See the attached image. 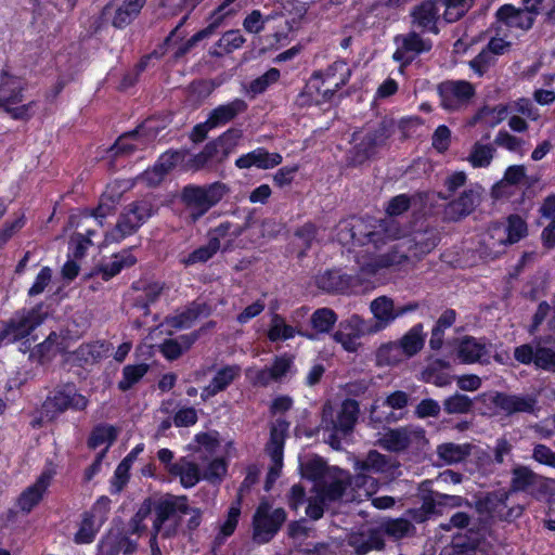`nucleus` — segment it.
Instances as JSON below:
<instances>
[{"instance_id": "680f3d73", "label": "nucleus", "mask_w": 555, "mask_h": 555, "mask_svg": "<svg viewBox=\"0 0 555 555\" xmlns=\"http://www.w3.org/2000/svg\"><path fill=\"white\" fill-rule=\"evenodd\" d=\"M245 42V38L240 30H229L217 42L218 48L222 53H231L233 50L238 49Z\"/></svg>"}, {"instance_id": "e433bc0d", "label": "nucleus", "mask_w": 555, "mask_h": 555, "mask_svg": "<svg viewBox=\"0 0 555 555\" xmlns=\"http://www.w3.org/2000/svg\"><path fill=\"white\" fill-rule=\"evenodd\" d=\"M48 483L49 477L41 475L33 486L24 490L17 501L20 508L23 512L29 513L41 501Z\"/></svg>"}, {"instance_id": "f3484780", "label": "nucleus", "mask_w": 555, "mask_h": 555, "mask_svg": "<svg viewBox=\"0 0 555 555\" xmlns=\"http://www.w3.org/2000/svg\"><path fill=\"white\" fill-rule=\"evenodd\" d=\"M439 93L442 106L455 111L474 95V88L467 81H449L439 87Z\"/></svg>"}, {"instance_id": "c03bdc74", "label": "nucleus", "mask_w": 555, "mask_h": 555, "mask_svg": "<svg viewBox=\"0 0 555 555\" xmlns=\"http://www.w3.org/2000/svg\"><path fill=\"white\" fill-rule=\"evenodd\" d=\"M494 154L495 147L492 144L476 142L466 159L474 168H487L493 160Z\"/></svg>"}, {"instance_id": "58836bf2", "label": "nucleus", "mask_w": 555, "mask_h": 555, "mask_svg": "<svg viewBox=\"0 0 555 555\" xmlns=\"http://www.w3.org/2000/svg\"><path fill=\"white\" fill-rule=\"evenodd\" d=\"M139 133V126L132 131L125 132L118 137L115 144L106 151V158L114 160L118 157L132 155L137 151L135 144L132 141L137 140Z\"/></svg>"}, {"instance_id": "f8f14e48", "label": "nucleus", "mask_w": 555, "mask_h": 555, "mask_svg": "<svg viewBox=\"0 0 555 555\" xmlns=\"http://www.w3.org/2000/svg\"><path fill=\"white\" fill-rule=\"evenodd\" d=\"M139 15V0H116L107 3L100 15V26L112 24L116 28H124Z\"/></svg>"}, {"instance_id": "49530a36", "label": "nucleus", "mask_w": 555, "mask_h": 555, "mask_svg": "<svg viewBox=\"0 0 555 555\" xmlns=\"http://www.w3.org/2000/svg\"><path fill=\"white\" fill-rule=\"evenodd\" d=\"M139 454V447H135L131 452L118 464L114 478L112 480V493H119L129 479V469L131 464Z\"/></svg>"}, {"instance_id": "6ab92c4d", "label": "nucleus", "mask_w": 555, "mask_h": 555, "mask_svg": "<svg viewBox=\"0 0 555 555\" xmlns=\"http://www.w3.org/2000/svg\"><path fill=\"white\" fill-rule=\"evenodd\" d=\"M347 545L357 555H366L371 551H380L385 547L384 537L378 529H367L359 532H351L347 537Z\"/></svg>"}, {"instance_id": "6e6552de", "label": "nucleus", "mask_w": 555, "mask_h": 555, "mask_svg": "<svg viewBox=\"0 0 555 555\" xmlns=\"http://www.w3.org/2000/svg\"><path fill=\"white\" fill-rule=\"evenodd\" d=\"M88 402V399L77 391L74 384H66L46 399L42 411L49 420H53L68 409L82 411L87 408Z\"/></svg>"}, {"instance_id": "2f4dec72", "label": "nucleus", "mask_w": 555, "mask_h": 555, "mask_svg": "<svg viewBox=\"0 0 555 555\" xmlns=\"http://www.w3.org/2000/svg\"><path fill=\"white\" fill-rule=\"evenodd\" d=\"M535 353L534 364L545 371L555 372V340L552 336L539 337L533 340Z\"/></svg>"}, {"instance_id": "e2e57ef3", "label": "nucleus", "mask_w": 555, "mask_h": 555, "mask_svg": "<svg viewBox=\"0 0 555 555\" xmlns=\"http://www.w3.org/2000/svg\"><path fill=\"white\" fill-rule=\"evenodd\" d=\"M307 500L306 514L312 520H319L323 517L324 507L330 504L318 491Z\"/></svg>"}, {"instance_id": "4468645a", "label": "nucleus", "mask_w": 555, "mask_h": 555, "mask_svg": "<svg viewBox=\"0 0 555 555\" xmlns=\"http://www.w3.org/2000/svg\"><path fill=\"white\" fill-rule=\"evenodd\" d=\"M293 365V359L289 356H281L274 359L271 366L263 369H248L246 376L256 387H267L271 383L280 382Z\"/></svg>"}, {"instance_id": "4c0bfd02", "label": "nucleus", "mask_w": 555, "mask_h": 555, "mask_svg": "<svg viewBox=\"0 0 555 555\" xmlns=\"http://www.w3.org/2000/svg\"><path fill=\"white\" fill-rule=\"evenodd\" d=\"M335 467H328L319 456H310L300 463V472L304 478L319 485Z\"/></svg>"}, {"instance_id": "4be33fe9", "label": "nucleus", "mask_w": 555, "mask_h": 555, "mask_svg": "<svg viewBox=\"0 0 555 555\" xmlns=\"http://www.w3.org/2000/svg\"><path fill=\"white\" fill-rule=\"evenodd\" d=\"M113 351V345L106 340L82 344L74 351V361L79 366L90 365L107 358Z\"/></svg>"}, {"instance_id": "37998d69", "label": "nucleus", "mask_w": 555, "mask_h": 555, "mask_svg": "<svg viewBox=\"0 0 555 555\" xmlns=\"http://www.w3.org/2000/svg\"><path fill=\"white\" fill-rule=\"evenodd\" d=\"M117 438V429L108 424H99L93 427L87 444L90 449H96L103 444H106L105 448H109L114 443Z\"/></svg>"}, {"instance_id": "aec40b11", "label": "nucleus", "mask_w": 555, "mask_h": 555, "mask_svg": "<svg viewBox=\"0 0 555 555\" xmlns=\"http://www.w3.org/2000/svg\"><path fill=\"white\" fill-rule=\"evenodd\" d=\"M389 137L390 130L385 125H379L375 130L367 132L361 142L354 146L352 162L362 164L369 159L378 146L386 143Z\"/></svg>"}, {"instance_id": "cd10ccee", "label": "nucleus", "mask_w": 555, "mask_h": 555, "mask_svg": "<svg viewBox=\"0 0 555 555\" xmlns=\"http://www.w3.org/2000/svg\"><path fill=\"white\" fill-rule=\"evenodd\" d=\"M402 230L392 219L379 220L372 231L365 233L367 243H372L375 247L385 245L388 241L401 238Z\"/></svg>"}, {"instance_id": "f03ea898", "label": "nucleus", "mask_w": 555, "mask_h": 555, "mask_svg": "<svg viewBox=\"0 0 555 555\" xmlns=\"http://www.w3.org/2000/svg\"><path fill=\"white\" fill-rule=\"evenodd\" d=\"M227 192L228 188L221 182L204 186L190 184L182 189L181 201L192 210L191 218L196 221L218 204Z\"/></svg>"}, {"instance_id": "2eb2a0df", "label": "nucleus", "mask_w": 555, "mask_h": 555, "mask_svg": "<svg viewBox=\"0 0 555 555\" xmlns=\"http://www.w3.org/2000/svg\"><path fill=\"white\" fill-rule=\"evenodd\" d=\"M491 403L505 415L511 416L518 413L533 414L538 400L532 395L495 392L491 398Z\"/></svg>"}, {"instance_id": "a211bd4d", "label": "nucleus", "mask_w": 555, "mask_h": 555, "mask_svg": "<svg viewBox=\"0 0 555 555\" xmlns=\"http://www.w3.org/2000/svg\"><path fill=\"white\" fill-rule=\"evenodd\" d=\"M414 261L409 249V242H405L404 238H399L387 253L377 256L371 266L372 271L376 272L382 269L398 268Z\"/></svg>"}, {"instance_id": "13d9d810", "label": "nucleus", "mask_w": 555, "mask_h": 555, "mask_svg": "<svg viewBox=\"0 0 555 555\" xmlns=\"http://www.w3.org/2000/svg\"><path fill=\"white\" fill-rule=\"evenodd\" d=\"M337 320L336 313L328 308H321L311 315V324L320 333H327Z\"/></svg>"}, {"instance_id": "4d7b16f0", "label": "nucleus", "mask_w": 555, "mask_h": 555, "mask_svg": "<svg viewBox=\"0 0 555 555\" xmlns=\"http://www.w3.org/2000/svg\"><path fill=\"white\" fill-rule=\"evenodd\" d=\"M173 164L168 159L162 158L160 163L156 164L152 169H147L141 175V181L145 182L149 186L158 185L164 177L171 169Z\"/></svg>"}, {"instance_id": "69168bd1", "label": "nucleus", "mask_w": 555, "mask_h": 555, "mask_svg": "<svg viewBox=\"0 0 555 555\" xmlns=\"http://www.w3.org/2000/svg\"><path fill=\"white\" fill-rule=\"evenodd\" d=\"M280 78V70L278 68H270L262 76L256 78L250 82L249 90L255 93L263 92L271 83L276 82Z\"/></svg>"}, {"instance_id": "79ce46f5", "label": "nucleus", "mask_w": 555, "mask_h": 555, "mask_svg": "<svg viewBox=\"0 0 555 555\" xmlns=\"http://www.w3.org/2000/svg\"><path fill=\"white\" fill-rule=\"evenodd\" d=\"M383 535L386 534L395 540H400L415 533L414 525L405 518L389 519L382 524L378 529Z\"/></svg>"}, {"instance_id": "c756f323", "label": "nucleus", "mask_w": 555, "mask_h": 555, "mask_svg": "<svg viewBox=\"0 0 555 555\" xmlns=\"http://www.w3.org/2000/svg\"><path fill=\"white\" fill-rule=\"evenodd\" d=\"M325 80L321 73H315L306 83L304 91L299 95L300 105H320L330 101L334 94H323Z\"/></svg>"}, {"instance_id": "6e6d98bb", "label": "nucleus", "mask_w": 555, "mask_h": 555, "mask_svg": "<svg viewBox=\"0 0 555 555\" xmlns=\"http://www.w3.org/2000/svg\"><path fill=\"white\" fill-rule=\"evenodd\" d=\"M138 209V203L133 202L129 205V211L120 217L116 224V230L120 233V237H125L135 231L137 225L139 224Z\"/></svg>"}, {"instance_id": "7ed1b4c3", "label": "nucleus", "mask_w": 555, "mask_h": 555, "mask_svg": "<svg viewBox=\"0 0 555 555\" xmlns=\"http://www.w3.org/2000/svg\"><path fill=\"white\" fill-rule=\"evenodd\" d=\"M378 446L389 452L421 451L428 444L426 431L413 424L388 429L377 441Z\"/></svg>"}, {"instance_id": "5fc2aeb1", "label": "nucleus", "mask_w": 555, "mask_h": 555, "mask_svg": "<svg viewBox=\"0 0 555 555\" xmlns=\"http://www.w3.org/2000/svg\"><path fill=\"white\" fill-rule=\"evenodd\" d=\"M220 249V241L217 237H210L208 243L192 251L184 260L185 264L206 262Z\"/></svg>"}, {"instance_id": "39448f33", "label": "nucleus", "mask_w": 555, "mask_h": 555, "mask_svg": "<svg viewBox=\"0 0 555 555\" xmlns=\"http://www.w3.org/2000/svg\"><path fill=\"white\" fill-rule=\"evenodd\" d=\"M144 508L147 514L155 515L153 520V529L155 533L162 531L163 524L168 520L175 513L189 514L186 496H176L169 493L155 494L144 500Z\"/></svg>"}, {"instance_id": "bf43d9fd", "label": "nucleus", "mask_w": 555, "mask_h": 555, "mask_svg": "<svg viewBox=\"0 0 555 555\" xmlns=\"http://www.w3.org/2000/svg\"><path fill=\"white\" fill-rule=\"evenodd\" d=\"M494 144L504 147L509 152L518 153L519 155L525 154L524 145L525 141L520 138L512 135L505 130H500L494 139Z\"/></svg>"}, {"instance_id": "052dcab7", "label": "nucleus", "mask_w": 555, "mask_h": 555, "mask_svg": "<svg viewBox=\"0 0 555 555\" xmlns=\"http://www.w3.org/2000/svg\"><path fill=\"white\" fill-rule=\"evenodd\" d=\"M505 229L508 233L509 244L518 242L527 234V224L525 220L518 215H511L505 223Z\"/></svg>"}, {"instance_id": "412c9836", "label": "nucleus", "mask_w": 555, "mask_h": 555, "mask_svg": "<svg viewBox=\"0 0 555 555\" xmlns=\"http://www.w3.org/2000/svg\"><path fill=\"white\" fill-rule=\"evenodd\" d=\"M491 346L472 336L464 337L457 348V357L464 363L479 362L488 364L491 357Z\"/></svg>"}, {"instance_id": "c9c22d12", "label": "nucleus", "mask_w": 555, "mask_h": 555, "mask_svg": "<svg viewBox=\"0 0 555 555\" xmlns=\"http://www.w3.org/2000/svg\"><path fill=\"white\" fill-rule=\"evenodd\" d=\"M247 109V103L242 99H235L232 102L216 107L209 115L210 127L224 125L237 115Z\"/></svg>"}, {"instance_id": "338daca9", "label": "nucleus", "mask_w": 555, "mask_h": 555, "mask_svg": "<svg viewBox=\"0 0 555 555\" xmlns=\"http://www.w3.org/2000/svg\"><path fill=\"white\" fill-rule=\"evenodd\" d=\"M56 339L57 335L51 333L43 343L36 346V349L30 352L29 358L38 363H44L46 360L50 359V353Z\"/></svg>"}, {"instance_id": "864d4df0", "label": "nucleus", "mask_w": 555, "mask_h": 555, "mask_svg": "<svg viewBox=\"0 0 555 555\" xmlns=\"http://www.w3.org/2000/svg\"><path fill=\"white\" fill-rule=\"evenodd\" d=\"M473 400L463 393L456 392L443 401V409L448 414H465L473 409Z\"/></svg>"}, {"instance_id": "774afa93", "label": "nucleus", "mask_w": 555, "mask_h": 555, "mask_svg": "<svg viewBox=\"0 0 555 555\" xmlns=\"http://www.w3.org/2000/svg\"><path fill=\"white\" fill-rule=\"evenodd\" d=\"M532 459L540 464L555 468V451L545 444L539 443L533 447Z\"/></svg>"}, {"instance_id": "1a4fd4ad", "label": "nucleus", "mask_w": 555, "mask_h": 555, "mask_svg": "<svg viewBox=\"0 0 555 555\" xmlns=\"http://www.w3.org/2000/svg\"><path fill=\"white\" fill-rule=\"evenodd\" d=\"M417 308V302L397 306L392 298L385 295L379 296L370 304V311L374 317L372 324L378 333L389 326L399 317L415 311Z\"/></svg>"}, {"instance_id": "bb28decb", "label": "nucleus", "mask_w": 555, "mask_h": 555, "mask_svg": "<svg viewBox=\"0 0 555 555\" xmlns=\"http://www.w3.org/2000/svg\"><path fill=\"white\" fill-rule=\"evenodd\" d=\"M399 463L391 456L379 453L376 450H371L362 461L356 463V468L361 473H389L397 468Z\"/></svg>"}, {"instance_id": "b1692460", "label": "nucleus", "mask_w": 555, "mask_h": 555, "mask_svg": "<svg viewBox=\"0 0 555 555\" xmlns=\"http://www.w3.org/2000/svg\"><path fill=\"white\" fill-rule=\"evenodd\" d=\"M321 75L325 80L323 94H335L338 89L348 82L351 68L345 61H335Z\"/></svg>"}, {"instance_id": "393cba45", "label": "nucleus", "mask_w": 555, "mask_h": 555, "mask_svg": "<svg viewBox=\"0 0 555 555\" xmlns=\"http://www.w3.org/2000/svg\"><path fill=\"white\" fill-rule=\"evenodd\" d=\"M498 22L506 27L528 30L532 27L534 20L531 14L512 4H504L496 11Z\"/></svg>"}, {"instance_id": "f704fd0d", "label": "nucleus", "mask_w": 555, "mask_h": 555, "mask_svg": "<svg viewBox=\"0 0 555 555\" xmlns=\"http://www.w3.org/2000/svg\"><path fill=\"white\" fill-rule=\"evenodd\" d=\"M470 443L444 442L437 446L436 454L446 465H453L465 461L473 450Z\"/></svg>"}, {"instance_id": "a18cd8bd", "label": "nucleus", "mask_w": 555, "mask_h": 555, "mask_svg": "<svg viewBox=\"0 0 555 555\" xmlns=\"http://www.w3.org/2000/svg\"><path fill=\"white\" fill-rule=\"evenodd\" d=\"M240 504L241 502L238 500L235 505H232L229 508L227 519L220 526V531L214 540V551L217 547H220L224 543L225 539L232 535L233 532L235 531L241 515Z\"/></svg>"}, {"instance_id": "f257e3e1", "label": "nucleus", "mask_w": 555, "mask_h": 555, "mask_svg": "<svg viewBox=\"0 0 555 555\" xmlns=\"http://www.w3.org/2000/svg\"><path fill=\"white\" fill-rule=\"evenodd\" d=\"M378 489V481L366 474H357L350 477L349 474L337 467L319 485L313 486L327 502L346 501L361 502L371 498Z\"/></svg>"}, {"instance_id": "a878e982", "label": "nucleus", "mask_w": 555, "mask_h": 555, "mask_svg": "<svg viewBox=\"0 0 555 555\" xmlns=\"http://www.w3.org/2000/svg\"><path fill=\"white\" fill-rule=\"evenodd\" d=\"M404 241L409 242V249L416 261L437 246L439 234L436 229L431 228L423 232H416L411 237H404Z\"/></svg>"}, {"instance_id": "5701e85b", "label": "nucleus", "mask_w": 555, "mask_h": 555, "mask_svg": "<svg viewBox=\"0 0 555 555\" xmlns=\"http://www.w3.org/2000/svg\"><path fill=\"white\" fill-rule=\"evenodd\" d=\"M24 86L22 78L2 69L0 72V107L22 102Z\"/></svg>"}, {"instance_id": "a19ab883", "label": "nucleus", "mask_w": 555, "mask_h": 555, "mask_svg": "<svg viewBox=\"0 0 555 555\" xmlns=\"http://www.w3.org/2000/svg\"><path fill=\"white\" fill-rule=\"evenodd\" d=\"M288 429V423L284 420H276L271 426L270 441L267 444V452L270 457L279 460L280 454H283L284 439Z\"/></svg>"}, {"instance_id": "0eeeda50", "label": "nucleus", "mask_w": 555, "mask_h": 555, "mask_svg": "<svg viewBox=\"0 0 555 555\" xmlns=\"http://www.w3.org/2000/svg\"><path fill=\"white\" fill-rule=\"evenodd\" d=\"M360 409L359 403L353 399L343 401L340 409L334 415L331 403H325L322 411L321 425L327 431H334L347 436L352 433L358 421Z\"/></svg>"}, {"instance_id": "473e14b6", "label": "nucleus", "mask_w": 555, "mask_h": 555, "mask_svg": "<svg viewBox=\"0 0 555 555\" xmlns=\"http://www.w3.org/2000/svg\"><path fill=\"white\" fill-rule=\"evenodd\" d=\"M170 475L179 477L184 488L194 487L201 480V470L196 463L188 457H181L173 464L168 466Z\"/></svg>"}, {"instance_id": "09e8293b", "label": "nucleus", "mask_w": 555, "mask_h": 555, "mask_svg": "<svg viewBox=\"0 0 555 555\" xmlns=\"http://www.w3.org/2000/svg\"><path fill=\"white\" fill-rule=\"evenodd\" d=\"M506 231L505 223L493 222L489 227L487 235L483 237V243L490 249H496L508 245L509 240Z\"/></svg>"}, {"instance_id": "0e129e2a", "label": "nucleus", "mask_w": 555, "mask_h": 555, "mask_svg": "<svg viewBox=\"0 0 555 555\" xmlns=\"http://www.w3.org/2000/svg\"><path fill=\"white\" fill-rule=\"evenodd\" d=\"M466 173L464 171H456L450 175L444 180L447 192H440L438 197L441 199H449L466 182Z\"/></svg>"}, {"instance_id": "8fccbe9b", "label": "nucleus", "mask_w": 555, "mask_h": 555, "mask_svg": "<svg viewBox=\"0 0 555 555\" xmlns=\"http://www.w3.org/2000/svg\"><path fill=\"white\" fill-rule=\"evenodd\" d=\"M376 357L379 364L393 365L401 362L405 354L398 341H390L378 348Z\"/></svg>"}, {"instance_id": "ddd939ff", "label": "nucleus", "mask_w": 555, "mask_h": 555, "mask_svg": "<svg viewBox=\"0 0 555 555\" xmlns=\"http://www.w3.org/2000/svg\"><path fill=\"white\" fill-rule=\"evenodd\" d=\"M439 18L438 0H424L414 5L410 12L411 28L417 29L420 33L438 35Z\"/></svg>"}, {"instance_id": "ea45409f", "label": "nucleus", "mask_w": 555, "mask_h": 555, "mask_svg": "<svg viewBox=\"0 0 555 555\" xmlns=\"http://www.w3.org/2000/svg\"><path fill=\"white\" fill-rule=\"evenodd\" d=\"M426 335L423 332V325L416 324L398 341L405 358H412L424 346Z\"/></svg>"}, {"instance_id": "de8ad7c7", "label": "nucleus", "mask_w": 555, "mask_h": 555, "mask_svg": "<svg viewBox=\"0 0 555 555\" xmlns=\"http://www.w3.org/2000/svg\"><path fill=\"white\" fill-rule=\"evenodd\" d=\"M339 327L359 338L377 333L371 321H366L358 314H352L347 320L340 322Z\"/></svg>"}, {"instance_id": "dca6fc26", "label": "nucleus", "mask_w": 555, "mask_h": 555, "mask_svg": "<svg viewBox=\"0 0 555 555\" xmlns=\"http://www.w3.org/2000/svg\"><path fill=\"white\" fill-rule=\"evenodd\" d=\"M481 202L480 188L464 190L460 196L447 204L443 210L448 221H460L469 216Z\"/></svg>"}, {"instance_id": "3c124183", "label": "nucleus", "mask_w": 555, "mask_h": 555, "mask_svg": "<svg viewBox=\"0 0 555 555\" xmlns=\"http://www.w3.org/2000/svg\"><path fill=\"white\" fill-rule=\"evenodd\" d=\"M475 0H443L446 7L443 18L448 23L461 20L473 7Z\"/></svg>"}, {"instance_id": "7c9ffc66", "label": "nucleus", "mask_w": 555, "mask_h": 555, "mask_svg": "<svg viewBox=\"0 0 555 555\" xmlns=\"http://www.w3.org/2000/svg\"><path fill=\"white\" fill-rule=\"evenodd\" d=\"M240 373L241 367L238 365H227L218 370L210 384L203 389L202 398L206 400L225 390L240 376Z\"/></svg>"}, {"instance_id": "72a5a7b5", "label": "nucleus", "mask_w": 555, "mask_h": 555, "mask_svg": "<svg viewBox=\"0 0 555 555\" xmlns=\"http://www.w3.org/2000/svg\"><path fill=\"white\" fill-rule=\"evenodd\" d=\"M210 314V308L206 302L193 301L182 312L168 319V324L175 328L190 327L196 319Z\"/></svg>"}, {"instance_id": "603ef678", "label": "nucleus", "mask_w": 555, "mask_h": 555, "mask_svg": "<svg viewBox=\"0 0 555 555\" xmlns=\"http://www.w3.org/2000/svg\"><path fill=\"white\" fill-rule=\"evenodd\" d=\"M296 333L301 334L300 331H296L295 327L286 324L284 318H282L281 315H273L271 320V326L269 330V338L272 341L286 340L293 338Z\"/></svg>"}, {"instance_id": "c85d7f7f", "label": "nucleus", "mask_w": 555, "mask_h": 555, "mask_svg": "<svg viewBox=\"0 0 555 555\" xmlns=\"http://www.w3.org/2000/svg\"><path fill=\"white\" fill-rule=\"evenodd\" d=\"M282 156L279 153H269L264 149H257L236 159V166L241 169L256 166L261 169H269L280 165Z\"/></svg>"}, {"instance_id": "423d86ee", "label": "nucleus", "mask_w": 555, "mask_h": 555, "mask_svg": "<svg viewBox=\"0 0 555 555\" xmlns=\"http://www.w3.org/2000/svg\"><path fill=\"white\" fill-rule=\"evenodd\" d=\"M41 309L42 306L38 305L28 310L16 311L9 321L3 323V327L0 330V339L14 343L28 336L44 320Z\"/></svg>"}, {"instance_id": "9d476101", "label": "nucleus", "mask_w": 555, "mask_h": 555, "mask_svg": "<svg viewBox=\"0 0 555 555\" xmlns=\"http://www.w3.org/2000/svg\"><path fill=\"white\" fill-rule=\"evenodd\" d=\"M511 490L526 492L539 499L547 494L548 487L543 476L534 473L528 466L517 465L512 470Z\"/></svg>"}, {"instance_id": "9b49d317", "label": "nucleus", "mask_w": 555, "mask_h": 555, "mask_svg": "<svg viewBox=\"0 0 555 555\" xmlns=\"http://www.w3.org/2000/svg\"><path fill=\"white\" fill-rule=\"evenodd\" d=\"M422 34L411 28L408 34L396 37L398 48L393 53V60L401 62L402 65H409L415 56L430 51L433 43L429 39L423 38Z\"/></svg>"}, {"instance_id": "20e7f679", "label": "nucleus", "mask_w": 555, "mask_h": 555, "mask_svg": "<svg viewBox=\"0 0 555 555\" xmlns=\"http://www.w3.org/2000/svg\"><path fill=\"white\" fill-rule=\"evenodd\" d=\"M285 520L283 508H273L267 502L260 503L253 516V541L257 544L270 542Z\"/></svg>"}]
</instances>
